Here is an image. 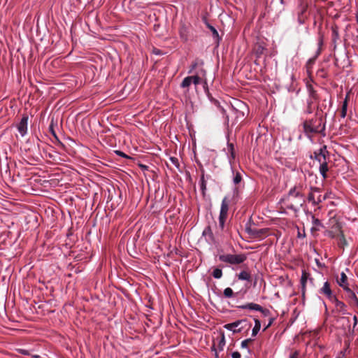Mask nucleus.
<instances>
[{
    "mask_svg": "<svg viewBox=\"0 0 358 358\" xmlns=\"http://www.w3.org/2000/svg\"><path fill=\"white\" fill-rule=\"evenodd\" d=\"M337 282L339 286L342 287L344 289L350 291L348 288V277L344 272L341 273L340 278L337 279Z\"/></svg>",
    "mask_w": 358,
    "mask_h": 358,
    "instance_id": "obj_11",
    "label": "nucleus"
},
{
    "mask_svg": "<svg viewBox=\"0 0 358 358\" xmlns=\"http://www.w3.org/2000/svg\"><path fill=\"white\" fill-rule=\"evenodd\" d=\"M233 173V178H232V181H233V183L235 185H238L241 183V180H242V176H241V173L238 171H232Z\"/></svg>",
    "mask_w": 358,
    "mask_h": 358,
    "instance_id": "obj_17",
    "label": "nucleus"
},
{
    "mask_svg": "<svg viewBox=\"0 0 358 358\" xmlns=\"http://www.w3.org/2000/svg\"><path fill=\"white\" fill-rule=\"evenodd\" d=\"M192 84H194L196 87L199 85L198 83H196L193 76L185 78L180 84V87L182 88H188Z\"/></svg>",
    "mask_w": 358,
    "mask_h": 358,
    "instance_id": "obj_10",
    "label": "nucleus"
},
{
    "mask_svg": "<svg viewBox=\"0 0 358 358\" xmlns=\"http://www.w3.org/2000/svg\"><path fill=\"white\" fill-rule=\"evenodd\" d=\"M348 97V96L347 95L343 103L342 108H341V110L340 112V115H341V117H342V118H345L347 115Z\"/></svg>",
    "mask_w": 358,
    "mask_h": 358,
    "instance_id": "obj_18",
    "label": "nucleus"
},
{
    "mask_svg": "<svg viewBox=\"0 0 358 358\" xmlns=\"http://www.w3.org/2000/svg\"><path fill=\"white\" fill-rule=\"evenodd\" d=\"M336 358H342V357H336Z\"/></svg>",
    "mask_w": 358,
    "mask_h": 358,
    "instance_id": "obj_35",
    "label": "nucleus"
},
{
    "mask_svg": "<svg viewBox=\"0 0 358 358\" xmlns=\"http://www.w3.org/2000/svg\"><path fill=\"white\" fill-rule=\"evenodd\" d=\"M303 198L296 187L292 188L287 195L280 199L282 208L298 210L303 203Z\"/></svg>",
    "mask_w": 358,
    "mask_h": 358,
    "instance_id": "obj_1",
    "label": "nucleus"
},
{
    "mask_svg": "<svg viewBox=\"0 0 358 358\" xmlns=\"http://www.w3.org/2000/svg\"><path fill=\"white\" fill-rule=\"evenodd\" d=\"M321 293L325 294L329 300H331L335 296L332 294L330 285L328 282H325L321 289Z\"/></svg>",
    "mask_w": 358,
    "mask_h": 358,
    "instance_id": "obj_13",
    "label": "nucleus"
},
{
    "mask_svg": "<svg viewBox=\"0 0 358 358\" xmlns=\"http://www.w3.org/2000/svg\"><path fill=\"white\" fill-rule=\"evenodd\" d=\"M352 299H354L355 303L358 305V299L356 296L355 294V293H352Z\"/></svg>",
    "mask_w": 358,
    "mask_h": 358,
    "instance_id": "obj_30",
    "label": "nucleus"
},
{
    "mask_svg": "<svg viewBox=\"0 0 358 358\" xmlns=\"http://www.w3.org/2000/svg\"><path fill=\"white\" fill-rule=\"evenodd\" d=\"M229 210V201L225 197L223 199L221 204L220 213L219 216V223L222 228H223L224 225L225 220L227 217Z\"/></svg>",
    "mask_w": 358,
    "mask_h": 358,
    "instance_id": "obj_4",
    "label": "nucleus"
},
{
    "mask_svg": "<svg viewBox=\"0 0 358 358\" xmlns=\"http://www.w3.org/2000/svg\"><path fill=\"white\" fill-rule=\"evenodd\" d=\"M357 316L355 315L353 317V325L352 327L350 326L346 332V336L349 339H352L354 338L355 327H357Z\"/></svg>",
    "mask_w": 358,
    "mask_h": 358,
    "instance_id": "obj_14",
    "label": "nucleus"
},
{
    "mask_svg": "<svg viewBox=\"0 0 358 358\" xmlns=\"http://www.w3.org/2000/svg\"><path fill=\"white\" fill-rule=\"evenodd\" d=\"M207 27L210 30V31L212 32V35H213V38L216 41L218 42L219 40H220V37H219V34H218L217 31L216 30V29L214 27H213L212 25H210V24H207Z\"/></svg>",
    "mask_w": 358,
    "mask_h": 358,
    "instance_id": "obj_21",
    "label": "nucleus"
},
{
    "mask_svg": "<svg viewBox=\"0 0 358 358\" xmlns=\"http://www.w3.org/2000/svg\"><path fill=\"white\" fill-rule=\"evenodd\" d=\"M171 161L173 162V163H175V161H176V159H173V158H171Z\"/></svg>",
    "mask_w": 358,
    "mask_h": 358,
    "instance_id": "obj_32",
    "label": "nucleus"
},
{
    "mask_svg": "<svg viewBox=\"0 0 358 358\" xmlns=\"http://www.w3.org/2000/svg\"><path fill=\"white\" fill-rule=\"evenodd\" d=\"M308 278H309V273H308L305 271H303L301 278V282L303 287L305 286V284L306 283Z\"/></svg>",
    "mask_w": 358,
    "mask_h": 358,
    "instance_id": "obj_24",
    "label": "nucleus"
},
{
    "mask_svg": "<svg viewBox=\"0 0 358 358\" xmlns=\"http://www.w3.org/2000/svg\"><path fill=\"white\" fill-rule=\"evenodd\" d=\"M58 129V126H57V124H54L53 122V120H52L50 126H49V131L51 133V134L52 135V136L56 139L57 140V134H56V129Z\"/></svg>",
    "mask_w": 358,
    "mask_h": 358,
    "instance_id": "obj_19",
    "label": "nucleus"
},
{
    "mask_svg": "<svg viewBox=\"0 0 358 358\" xmlns=\"http://www.w3.org/2000/svg\"><path fill=\"white\" fill-rule=\"evenodd\" d=\"M213 276L215 278H217V279H220L222 278V269L219 268H216L213 270V273H212Z\"/></svg>",
    "mask_w": 358,
    "mask_h": 358,
    "instance_id": "obj_23",
    "label": "nucleus"
},
{
    "mask_svg": "<svg viewBox=\"0 0 358 358\" xmlns=\"http://www.w3.org/2000/svg\"><path fill=\"white\" fill-rule=\"evenodd\" d=\"M318 160L320 162V173L322 176L323 178H327V172L328 171V166L325 161V155L322 152L317 157Z\"/></svg>",
    "mask_w": 358,
    "mask_h": 358,
    "instance_id": "obj_8",
    "label": "nucleus"
},
{
    "mask_svg": "<svg viewBox=\"0 0 358 358\" xmlns=\"http://www.w3.org/2000/svg\"><path fill=\"white\" fill-rule=\"evenodd\" d=\"M231 357L232 358H241V355L238 352H234L231 354Z\"/></svg>",
    "mask_w": 358,
    "mask_h": 358,
    "instance_id": "obj_27",
    "label": "nucleus"
},
{
    "mask_svg": "<svg viewBox=\"0 0 358 358\" xmlns=\"http://www.w3.org/2000/svg\"><path fill=\"white\" fill-rule=\"evenodd\" d=\"M248 234L254 238H264L268 235V229H257V228H250L248 229Z\"/></svg>",
    "mask_w": 358,
    "mask_h": 358,
    "instance_id": "obj_6",
    "label": "nucleus"
},
{
    "mask_svg": "<svg viewBox=\"0 0 358 358\" xmlns=\"http://www.w3.org/2000/svg\"><path fill=\"white\" fill-rule=\"evenodd\" d=\"M206 76V71L203 67H201L199 69H197L196 71L195 72V74L193 75L194 78H195L196 83H198L199 84L202 83L204 90L207 91L208 84Z\"/></svg>",
    "mask_w": 358,
    "mask_h": 358,
    "instance_id": "obj_5",
    "label": "nucleus"
},
{
    "mask_svg": "<svg viewBox=\"0 0 358 358\" xmlns=\"http://www.w3.org/2000/svg\"><path fill=\"white\" fill-rule=\"evenodd\" d=\"M254 320H255V327H253L252 331V336H255L258 334V332L259 331L260 328H261L260 321L257 319H255Z\"/></svg>",
    "mask_w": 358,
    "mask_h": 358,
    "instance_id": "obj_20",
    "label": "nucleus"
},
{
    "mask_svg": "<svg viewBox=\"0 0 358 358\" xmlns=\"http://www.w3.org/2000/svg\"><path fill=\"white\" fill-rule=\"evenodd\" d=\"M220 260L232 264H238L243 262L246 257L243 255H226L220 256Z\"/></svg>",
    "mask_w": 358,
    "mask_h": 358,
    "instance_id": "obj_2",
    "label": "nucleus"
},
{
    "mask_svg": "<svg viewBox=\"0 0 358 358\" xmlns=\"http://www.w3.org/2000/svg\"><path fill=\"white\" fill-rule=\"evenodd\" d=\"M341 238H344V237H343V234H341Z\"/></svg>",
    "mask_w": 358,
    "mask_h": 358,
    "instance_id": "obj_34",
    "label": "nucleus"
},
{
    "mask_svg": "<svg viewBox=\"0 0 358 358\" xmlns=\"http://www.w3.org/2000/svg\"><path fill=\"white\" fill-rule=\"evenodd\" d=\"M197 66V63H195L194 64H192L190 70L189 71V73H192L193 71V70Z\"/></svg>",
    "mask_w": 358,
    "mask_h": 358,
    "instance_id": "obj_31",
    "label": "nucleus"
},
{
    "mask_svg": "<svg viewBox=\"0 0 358 358\" xmlns=\"http://www.w3.org/2000/svg\"><path fill=\"white\" fill-rule=\"evenodd\" d=\"M251 341V339H245L241 342V347L243 348H246L248 347V343Z\"/></svg>",
    "mask_w": 358,
    "mask_h": 358,
    "instance_id": "obj_26",
    "label": "nucleus"
},
{
    "mask_svg": "<svg viewBox=\"0 0 358 358\" xmlns=\"http://www.w3.org/2000/svg\"><path fill=\"white\" fill-rule=\"evenodd\" d=\"M244 322L243 320H238L234 322L233 323L227 324L224 326V328L227 330L232 331L233 332H238L241 331L240 329H237V327L240 325L241 323Z\"/></svg>",
    "mask_w": 358,
    "mask_h": 358,
    "instance_id": "obj_16",
    "label": "nucleus"
},
{
    "mask_svg": "<svg viewBox=\"0 0 358 358\" xmlns=\"http://www.w3.org/2000/svg\"><path fill=\"white\" fill-rule=\"evenodd\" d=\"M319 189L317 187L311 188V192L308 195V200L311 202H313L314 204L321 202L322 199L321 196H319L317 199L315 198V192H318Z\"/></svg>",
    "mask_w": 358,
    "mask_h": 358,
    "instance_id": "obj_15",
    "label": "nucleus"
},
{
    "mask_svg": "<svg viewBox=\"0 0 358 358\" xmlns=\"http://www.w3.org/2000/svg\"><path fill=\"white\" fill-rule=\"evenodd\" d=\"M27 124H28V117L24 116L18 123L17 128L22 136L27 134Z\"/></svg>",
    "mask_w": 358,
    "mask_h": 358,
    "instance_id": "obj_9",
    "label": "nucleus"
},
{
    "mask_svg": "<svg viewBox=\"0 0 358 358\" xmlns=\"http://www.w3.org/2000/svg\"><path fill=\"white\" fill-rule=\"evenodd\" d=\"M299 357V352L297 351H295L294 352H293L289 358H298Z\"/></svg>",
    "mask_w": 358,
    "mask_h": 358,
    "instance_id": "obj_28",
    "label": "nucleus"
},
{
    "mask_svg": "<svg viewBox=\"0 0 358 358\" xmlns=\"http://www.w3.org/2000/svg\"><path fill=\"white\" fill-rule=\"evenodd\" d=\"M237 189H238V187H236V188L234 189V192H236V191H237Z\"/></svg>",
    "mask_w": 358,
    "mask_h": 358,
    "instance_id": "obj_33",
    "label": "nucleus"
},
{
    "mask_svg": "<svg viewBox=\"0 0 358 358\" xmlns=\"http://www.w3.org/2000/svg\"><path fill=\"white\" fill-rule=\"evenodd\" d=\"M116 153H117L118 155L122 156V157H127V156L124 153H123L122 152H121V151H116Z\"/></svg>",
    "mask_w": 358,
    "mask_h": 358,
    "instance_id": "obj_29",
    "label": "nucleus"
},
{
    "mask_svg": "<svg viewBox=\"0 0 358 358\" xmlns=\"http://www.w3.org/2000/svg\"><path fill=\"white\" fill-rule=\"evenodd\" d=\"M238 279L242 280H250V275L248 272L243 271L238 274Z\"/></svg>",
    "mask_w": 358,
    "mask_h": 358,
    "instance_id": "obj_22",
    "label": "nucleus"
},
{
    "mask_svg": "<svg viewBox=\"0 0 358 358\" xmlns=\"http://www.w3.org/2000/svg\"><path fill=\"white\" fill-rule=\"evenodd\" d=\"M330 301L333 303H334L335 307H336L337 311L341 312V313H342L343 314L345 313V304L342 301L338 300L336 296H334Z\"/></svg>",
    "mask_w": 358,
    "mask_h": 358,
    "instance_id": "obj_12",
    "label": "nucleus"
},
{
    "mask_svg": "<svg viewBox=\"0 0 358 358\" xmlns=\"http://www.w3.org/2000/svg\"><path fill=\"white\" fill-rule=\"evenodd\" d=\"M303 129L307 134L317 133L320 130V123L317 120H307L303 123Z\"/></svg>",
    "mask_w": 358,
    "mask_h": 358,
    "instance_id": "obj_3",
    "label": "nucleus"
},
{
    "mask_svg": "<svg viewBox=\"0 0 358 358\" xmlns=\"http://www.w3.org/2000/svg\"><path fill=\"white\" fill-rule=\"evenodd\" d=\"M238 308H240V309H249V310H252L260 311L263 314H264L265 315H266L269 313V311L268 310H265L261 306H259V304L254 303H246V304H244V305L239 306Z\"/></svg>",
    "mask_w": 358,
    "mask_h": 358,
    "instance_id": "obj_7",
    "label": "nucleus"
},
{
    "mask_svg": "<svg viewBox=\"0 0 358 358\" xmlns=\"http://www.w3.org/2000/svg\"><path fill=\"white\" fill-rule=\"evenodd\" d=\"M234 292L230 287H227L224 290V295L227 298H231L233 296Z\"/></svg>",
    "mask_w": 358,
    "mask_h": 358,
    "instance_id": "obj_25",
    "label": "nucleus"
}]
</instances>
